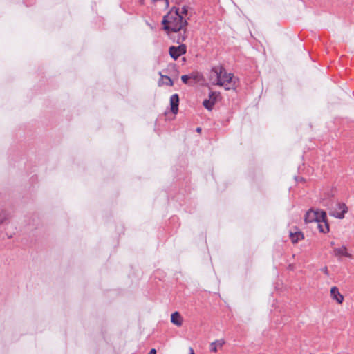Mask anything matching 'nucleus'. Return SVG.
Instances as JSON below:
<instances>
[{"mask_svg":"<svg viewBox=\"0 0 354 354\" xmlns=\"http://www.w3.org/2000/svg\"><path fill=\"white\" fill-rule=\"evenodd\" d=\"M188 7L184 6L181 9L173 7L169 12L164 16L162 24L163 29L169 32L183 31V35L178 39V42L183 41L186 38V26L187 25Z\"/></svg>","mask_w":354,"mask_h":354,"instance_id":"nucleus-1","label":"nucleus"},{"mask_svg":"<svg viewBox=\"0 0 354 354\" xmlns=\"http://www.w3.org/2000/svg\"><path fill=\"white\" fill-rule=\"evenodd\" d=\"M208 82L213 86H223L225 90L235 89L238 78L233 73H227L221 65L214 66L209 72Z\"/></svg>","mask_w":354,"mask_h":354,"instance_id":"nucleus-2","label":"nucleus"},{"mask_svg":"<svg viewBox=\"0 0 354 354\" xmlns=\"http://www.w3.org/2000/svg\"><path fill=\"white\" fill-rule=\"evenodd\" d=\"M326 217V214L324 211L310 209L306 213L304 221L306 223H317L320 221L319 219H323Z\"/></svg>","mask_w":354,"mask_h":354,"instance_id":"nucleus-3","label":"nucleus"},{"mask_svg":"<svg viewBox=\"0 0 354 354\" xmlns=\"http://www.w3.org/2000/svg\"><path fill=\"white\" fill-rule=\"evenodd\" d=\"M347 212L348 208L344 203H337L336 208L330 213V215L335 218L342 219Z\"/></svg>","mask_w":354,"mask_h":354,"instance_id":"nucleus-4","label":"nucleus"},{"mask_svg":"<svg viewBox=\"0 0 354 354\" xmlns=\"http://www.w3.org/2000/svg\"><path fill=\"white\" fill-rule=\"evenodd\" d=\"M220 93L217 92H210L209 95V99H206L203 101V104L207 110H212L219 97Z\"/></svg>","mask_w":354,"mask_h":354,"instance_id":"nucleus-5","label":"nucleus"},{"mask_svg":"<svg viewBox=\"0 0 354 354\" xmlns=\"http://www.w3.org/2000/svg\"><path fill=\"white\" fill-rule=\"evenodd\" d=\"M186 53V46L181 44L178 46H171L169 48V54L171 57L176 60L180 56Z\"/></svg>","mask_w":354,"mask_h":354,"instance_id":"nucleus-6","label":"nucleus"},{"mask_svg":"<svg viewBox=\"0 0 354 354\" xmlns=\"http://www.w3.org/2000/svg\"><path fill=\"white\" fill-rule=\"evenodd\" d=\"M179 97L178 94H173L170 97L171 111L176 114L178 111Z\"/></svg>","mask_w":354,"mask_h":354,"instance_id":"nucleus-7","label":"nucleus"},{"mask_svg":"<svg viewBox=\"0 0 354 354\" xmlns=\"http://www.w3.org/2000/svg\"><path fill=\"white\" fill-rule=\"evenodd\" d=\"M320 221H317V228L322 233H327L329 232V225L326 221V217L323 219H319Z\"/></svg>","mask_w":354,"mask_h":354,"instance_id":"nucleus-8","label":"nucleus"},{"mask_svg":"<svg viewBox=\"0 0 354 354\" xmlns=\"http://www.w3.org/2000/svg\"><path fill=\"white\" fill-rule=\"evenodd\" d=\"M330 295L332 298L337 301L338 304H342L344 300V297L339 292L337 287H332L330 289Z\"/></svg>","mask_w":354,"mask_h":354,"instance_id":"nucleus-9","label":"nucleus"},{"mask_svg":"<svg viewBox=\"0 0 354 354\" xmlns=\"http://www.w3.org/2000/svg\"><path fill=\"white\" fill-rule=\"evenodd\" d=\"M333 254L335 256L338 257H351V254L347 252V249L345 246H342L338 248H335L333 250Z\"/></svg>","mask_w":354,"mask_h":354,"instance_id":"nucleus-10","label":"nucleus"},{"mask_svg":"<svg viewBox=\"0 0 354 354\" xmlns=\"http://www.w3.org/2000/svg\"><path fill=\"white\" fill-rule=\"evenodd\" d=\"M171 322L177 326L183 324V318L178 312H174L171 315Z\"/></svg>","mask_w":354,"mask_h":354,"instance_id":"nucleus-11","label":"nucleus"},{"mask_svg":"<svg viewBox=\"0 0 354 354\" xmlns=\"http://www.w3.org/2000/svg\"><path fill=\"white\" fill-rule=\"evenodd\" d=\"M225 344V340L223 339L216 340L210 344V351L217 352L218 348H221Z\"/></svg>","mask_w":354,"mask_h":354,"instance_id":"nucleus-12","label":"nucleus"},{"mask_svg":"<svg viewBox=\"0 0 354 354\" xmlns=\"http://www.w3.org/2000/svg\"><path fill=\"white\" fill-rule=\"evenodd\" d=\"M290 237L291 241L293 243H296L299 240H301V239H303L304 238L303 233L301 232H300V231L296 232L295 233L290 232Z\"/></svg>","mask_w":354,"mask_h":354,"instance_id":"nucleus-13","label":"nucleus"},{"mask_svg":"<svg viewBox=\"0 0 354 354\" xmlns=\"http://www.w3.org/2000/svg\"><path fill=\"white\" fill-rule=\"evenodd\" d=\"M189 76L192 85L194 84L196 82H198L202 78L201 75L198 73H192L189 75Z\"/></svg>","mask_w":354,"mask_h":354,"instance_id":"nucleus-14","label":"nucleus"},{"mask_svg":"<svg viewBox=\"0 0 354 354\" xmlns=\"http://www.w3.org/2000/svg\"><path fill=\"white\" fill-rule=\"evenodd\" d=\"M9 218V215L4 211L0 212V225L3 224Z\"/></svg>","mask_w":354,"mask_h":354,"instance_id":"nucleus-15","label":"nucleus"},{"mask_svg":"<svg viewBox=\"0 0 354 354\" xmlns=\"http://www.w3.org/2000/svg\"><path fill=\"white\" fill-rule=\"evenodd\" d=\"M9 218V215L4 211L0 212V225L3 224Z\"/></svg>","mask_w":354,"mask_h":354,"instance_id":"nucleus-16","label":"nucleus"},{"mask_svg":"<svg viewBox=\"0 0 354 354\" xmlns=\"http://www.w3.org/2000/svg\"><path fill=\"white\" fill-rule=\"evenodd\" d=\"M181 80L184 84L192 85L190 82V76L189 75H184L181 76Z\"/></svg>","mask_w":354,"mask_h":354,"instance_id":"nucleus-17","label":"nucleus"},{"mask_svg":"<svg viewBox=\"0 0 354 354\" xmlns=\"http://www.w3.org/2000/svg\"><path fill=\"white\" fill-rule=\"evenodd\" d=\"M163 77L167 80V82H165V84L167 85H169V86L173 85V81L171 80V79L169 77L164 76Z\"/></svg>","mask_w":354,"mask_h":354,"instance_id":"nucleus-18","label":"nucleus"},{"mask_svg":"<svg viewBox=\"0 0 354 354\" xmlns=\"http://www.w3.org/2000/svg\"><path fill=\"white\" fill-rule=\"evenodd\" d=\"M321 271L323 272L326 276L329 275L328 270L326 266H324L321 269Z\"/></svg>","mask_w":354,"mask_h":354,"instance_id":"nucleus-19","label":"nucleus"},{"mask_svg":"<svg viewBox=\"0 0 354 354\" xmlns=\"http://www.w3.org/2000/svg\"><path fill=\"white\" fill-rule=\"evenodd\" d=\"M149 354H156V349H154V348L151 349Z\"/></svg>","mask_w":354,"mask_h":354,"instance_id":"nucleus-20","label":"nucleus"},{"mask_svg":"<svg viewBox=\"0 0 354 354\" xmlns=\"http://www.w3.org/2000/svg\"><path fill=\"white\" fill-rule=\"evenodd\" d=\"M201 128L198 127V128L196 129V131H197V132H201Z\"/></svg>","mask_w":354,"mask_h":354,"instance_id":"nucleus-21","label":"nucleus"},{"mask_svg":"<svg viewBox=\"0 0 354 354\" xmlns=\"http://www.w3.org/2000/svg\"><path fill=\"white\" fill-rule=\"evenodd\" d=\"M190 354H194V351L192 348H190Z\"/></svg>","mask_w":354,"mask_h":354,"instance_id":"nucleus-22","label":"nucleus"},{"mask_svg":"<svg viewBox=\"0 0 354 354\" xmlns=\"http://www.w3.org/2000/svg\"><path fill=\"white\" fill-rule=\"evenodd\" d=\"M330 244H331V245H334V242H331Z\"/></svg>","mask_w":354,"mask_h":354,"instance_id":"nucleus-23","label":"nucleus"}]
</instances>
